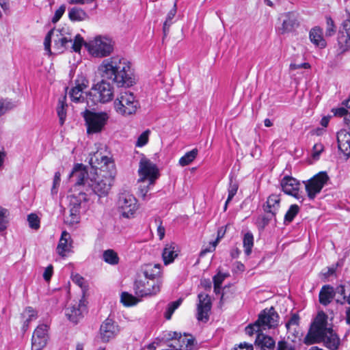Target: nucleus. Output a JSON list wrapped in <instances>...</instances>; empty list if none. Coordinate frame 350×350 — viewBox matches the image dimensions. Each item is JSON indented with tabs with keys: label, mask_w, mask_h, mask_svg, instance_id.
I'll return each instance as SVG.
<instances>
[{
	"label": "nucleus",
	"mask_w": 350,
	"mask_h": 350,
	"mask_svg": "<svg viewBox=\"0 0 350 350\" xmlns=\"http://www.w3.org/2000/svg\"><path fill=\"white\" fill-rule=\"evenodd\" d=\"M98 71L103 79L92 88L88 94L94 103H105L113 98V87L105 79L111 80L118 87H130L135 83L131 63L124 58L112 57L104 59L98 67Z\"/></svg>",
	"instance_id": "nucleus-1"
},
{
	"label": "nucleus",
	"mask_w": 350,
	"mask_h": 350,
	"mask_svg": "<svg viewBox=\"0 0 350 350\" xmlns=\"http://www.w3.org/2000/svg\"><path fill=\"white\" fill-rule=\"evenodd\" d=\"M87 172L81 169V164L75 165L69 175V179L75 182V185H83L86 188L88 196L95 194L99 198L106 196L113 183V177L111 175H98L95 178H86Z\"/></svg>",
	"instance_id": "nucleus-2"
},
{
	"label": "nucleus",
	"mask_w": 350,
	"mask_h": 350,
	"mask_svg": "<svg viewBox=\"0 0 350 350\" xmlns=\"http://www.w3.org/2000/svg\"><path fill=\"white\" fill-rule=\"evenodd\" d=\"M327 319V315L323 311L318 312L304 338V342L306 345H309L322 342L323 336L332 327V325L328 326Z\"/></svg>",
	"instance_id": "nucleus-3"
},
{
	"label": "nucleus",
	"mask_w": 350,
	"mask_h": 350,
	"mask_svg": "<svg viewBox=\"0 0 350 350\" xmlns=\"http://www.w3.org/2000/svg\"><path fill=\"white\" fill-rule=\"evenodd\" d=\"M278 322L279 315L274 308H266L260 312L257 321L254 324H250L245 327V332L247 335L252 336L254 332L276 327Z\"/></svg>",
	"instance_id": "nucleus-4"
},
{
	"label": "nucleus",
	"mask_w": 350,
	"mask_h": 350,
	"mask_svg": "<svg viewBox=\"0 0 350 350\" xmlns=\"http://www.w3.org/2000/svg\"><path fill=\"white\" fill-rule=\"evenodd\" d=\"M139 107L134 94L129 91H122L114 101L117 113L124 116L134 114Z\"/></svg>",
	"instance_id": "nucleus-5"
},
{
	"label": "nucleus",
	"mask_w": 350,
	"mask_h": 350,
	"mask_svg": "<svg viewBox=\"0 0 350 350\" xmlns=\"http://www.w3.org/2000/svg\"><path fill=\"white\" fill-rule=\"evenodd\" d=\"M88 52L94 57H103L109 55L113 49L112 40L105 36H97L85 44Z\"/></svg>",
	"instance_id": "nucleus-6"
},
{
	"label": "nucleus",
	"mask_w": 350,
	"mask_h": 350,
	"mask_svg": "<svg viewBox=\"0 0 350 350\" xmlns=\"http://www.w3.org/2000/svg\"><path fill=\"white\" fill-rule=\"evenodd\" d=\"M82 116L85 121L88 134L100 133L109 119V115L106 112H93L88 109L83 111Z\"/></svg>",
	"instance_id": "nucleus-7"
},
{
	"label": "nucleus",
	"mask_w": 350,
	"mask_h": 350,
	"mask_svg": "<svg viewBox=\"0 0 350 350\" xmlns=\"http://www.w3.org/2000/svg\"><path fill=\"white\" fill-rule=\"evenodd\" d=\"M117 204L121 215L127 219L133 217L138 208L137 199L129 192H123L119 195Z\"/></svg>",
	"instance_id": "nucleus-8"
},
{
	"label": "nucleus",
	"mask_w": 350,
	"mask_h": 350,
	"mask_svg": "<svg viewBox=\"0 0 350 350\" xmlns=\"http://www.w3.org/2000/svg\"><path fill=\"white\" fill-rule=\"evenodd\" d=\"M90 200L87 193L81 191L75 198L72 199L70 204L69 215L66 217V223L69 225L78 224L80 221V210L82 203Z\"/></svg>",
	"instance_id": "nucleus-9"
},
{
	"label": "nucleus",
	"mask_w": 350,
	"mask_h": 350,
	"mask_svg": "<svg viewBox=\"0 0 350 350\" xmlns=\"http://www.w3.org/2000/svg\"><path fill=\"white\" fill-rule=\"evenodd\" d=\"M329 178L326 172H320L306 183V190L308 198L313 200L327 184Z\"/></svg>",
	"instance_id": "nucleus-10"
},
{
	"label": "nucleus",
	"mask_w": 350,
	"mask_h": 350,
	"mask_svg": "<svg viewBox=\"0 0 350 350\" xmlns=\"http://www.w3.org/2000/svg\"><path fill=\"white\" fill-rule=\"evenodd\" d=\"M138 172L140 176L139 181L144 182L148 180L149 185H154L159 176L157 165L147 159L140 160Z\"/></svg>",
	"instance_id": "nucleus-11"
},
{
	"label": "nucleus",
	"mask_w": 350,
	"mask_h": 350,
	"mask_svg": "<svg viewBox=\"0 0 350 350\" xmlns=\"http://www.w3.org/2000/svg\"><path fill=\"white\" fill-rule=\"evenodd\" d=\"M161 285L154 280H137L135 282L134 290L137 296L144 297L154 295L160 291Z\"/></svg>",
	"instance_id": "nucleus-12"
},
{
	"label": "nucleus",
	"mask_w": 350,
	"mask_h": 350,
	"mask_svg": "<svg viewBox=\"0 0 350 350\" xmlns=\"http://www.w3.org/2000/svg\"><path fill=\"white\" fill-rule=\"evenodd\" d=\"M197 319L200 321H208V313L211 309V301L209 296L206 293H200L198 296Z\"/></svg>",
	"instance_id": "nucleus-13"
},
{
	"label": "nucleus",
	"mask_w": 350,
	"mask_h": 350,
	"mask_svg": "<svg viewBox=\"0 0 350 350\" xmlns=\"http://www.w3.org/2000/svg\"><path fill=\"white\" fill-rule=\"evenodd\" d=\"M118 326L111 319L107 318L100 325V338L105 342H109L118 334Z\"/></svg>",
	"instance_id": "nucleus-14"
},
{
	"label": "nucleus",
	"mask_w": 350,
	"mask_h": 350,
	"mask_svg": "<svg viewBox=\"0 0 350 350\" xmlns=\"http://www.w3.org/2000/svg\"><path fill=\"white\" fill-rule=\"evenodd\" d=\"M47 325L45 324L40 325L35 329L32 338V350H40L46 344L47 341Z\"/></svg>",
	"instance_id": "nucleus-15"
},
{
	"label": "nucleus",
	"mask_w": 350,
	"mask_h": 350,
	"mask_svg": "<svg viewBox=\"0 0 350 350\" xmlns=\"http://www.w3.org/2000/svg\"><path fill=\"white\" fill-rule=\"evenodd\" d=\"M174 336L172 337L170 348H174L176 350H192L193 347V338L187 335L181 336L177 333L174 334Z\"/></svg>",
	"instance_id": "nucleus-16"
},
{
	"label": "nucleus",
	"mask_w": 350,
	"mask_h": 350,
	"mask_svg": "<svg viewBox=\"0 0 350 350\" xmlns=\"http://www.w3.org/2000/svg\"><path fill=\"white\" fill-rule=\"evenodd\" d=\"M282 191L297 199H299V182L295 178L289 176H285L280 183Z\"/></svg>",
	"instance_id": "nucleus-17"
},
{
	"label": "nucleus",
	"mask_w": 350,
	"mask_h": 350,
	"mask_svg": "<svg viewBox=\"0 0 350 350\" xmlns=\"http://www.w3.org/2000/svg\"><path fill=\"white\" fill-rule=\"evenodd\" d=\"M88 87V81L83 77L76 81V85L69 92L70 99L74 103H83L85 100L83 90Z\"/></svg>",
	"instance_id": "nucleus-18"
},
{
	"label": "nucleus",
	"mask_w": 350,
	"mask_h": 350,
	"mask_svg": "<svg viewBox=\"0 0 350 350\" xmlns=\"http://www.w3.org/2000/svg\"><path fill=\"white\" fill-rule=\"evenodd\" d=\"M85 310V307L84 304L80 301L79 303H75L68 306L65 310V314L70 321L74 323H77L83 317Z\"/></svg>",
	"instance_id": "nucleus-19"
},
{
	"label": "nucleus",
	"mask_w": 350,
	"mask_h": 350,
	"mask_svg": "<svg viewBox=\"0 0 350 350\" xmlns=\"http://www.w3.org/2000/svg\"><path fill=\"white\" fill-rule=\"evenodd\" d=\"M338 147L345 156H350V133L341 130L337 133Z\"/></svg>",
	"instance_id": "nucleus-20"
},
{
	"label": "nucleus",
	"mask_w": 350,
	"mask_h": 350,
	"mask_svg": "<svg viewBox=\"0 0 350 350\" xmlns=\"http://www.w3.org/2000/svg\"><path fill=\"white\" fill-rule=\"evenodd\" d=\"M178 246L174 242L167 243L162 252V258L163 262L167 265L174 262V259L178 255Z\"/></svg>",
	"instance_id": "nucleus-21"
},
{
	"label": "nucleus",
	"mask_w": 350,
	"mask_h": 350,
	"mask_svg": "<svg viewBox=\"0 0 350 350\" xmlns=\"http://www.w3.org/2000/svg\"><path fill=\"white\" fill-rule=\"evenodd\" d=\"M254 334H256L255 345L261 350H273L275 349V342L273 338L262 334V332H254Z\"/></svg>",
	"instance_id": "nucleus-22"
},
{
	"label": "nucleus",
	"mask_w": 350,
	"mask_h": 350,
	"mask_svg": "<svg viewBox=\"0 0 350 350\" xmlns=\"http://www.w3.org/2000/svg\"><path fill=\"white\" fill-rule=\"evenodd\" d=\"M284 17L282 26L279 27V31L282 34L291 32L299 26V23L294 14L288 12Z\"/></svg>",
	"instance_id": "nucleus-23"
},
{
	"label": "nucleus",
	"mask_w": 350,
	"mask_h": 350,
	"mask_svg": "<svg viewBox=\"0 0 350 350\" xmlns=\"http://www.w3.org/2000/svg\"><path fill=\"white\" fill-rule=\"evenodd\" d=\"M323 342L325 347L329 350H338L340 346V339L338 335L333 330L332 327L327 332V334L323 336Z\"/></svg>",
	"instance_id": "nucleus-24"
},
{
	"label": "nucleus",
	"mask_w": 350,
	"mask_h": 350,
	"mask_svg": "<svg viewBox=\"0 0 350 350\" xmlns=\"http://www.w3.org/2000/svg\"><path fill=\"white\" fill-rule=\"evenodd\" d=\"M336 295L334 288L329 284L323 285L320 290L319 295V301L323 306L329 305L334 299Z\"/></svg>",
	"instance_id": "nucleus-25"
},
{
	"label": "nucleus",
	"mask_w": 350,
	"mask_h": 350,
	"mask_svg": "<svg viewBox=\"0 0 350 350\" xmlns=\"http://www.w3.org/2000/svg\"><path fill=\"white\" fill-rule=\"evenodd\" d=\"M280 207V197L277 194H271L264 204L262 208L264 212L273 213L277 215Z\"/></svg>",
	"instance_id": "nucleus-26"
},
{
	"label": "nucleus",
	"mask_w": 350,
	"mask_h": 350,
	"mask_svg": "<svg viewBox=\"0 0 350 350\" xmlns=\"http://www.w3.org/2000/svg\"><path fill=\"white\" fill-rule=\"evenodd\" d=\"M70 235L66 231H63L57 247V252L61 256H65L66 252L70 250L71 243H68Z\"/></svg>",
	"instance_id": "nucleus-27"
},
{
	"label": "nucleus",
	"mask_w": 350,
	"mask_h": 350,
	"mask_svg": "<svg viewBox=\"0 0 350 350\" xmlns=\"http://www.w3.org/2000/svg\"><path fill=\"white\" fill-rule=\"evenodd\" d=\"M310 41L316 46L320 48H324L326 46V42L323 38L322 29L319 27L312 28L309 34Z\"/></svg>",
	"instance_id": "nucleus-28"
},
{
	"label": "nucleus",
	"mask_w": 350,
	"mask_h": 350,
	"mask_svg": "<svg viewBox=\"0 0 350 350\" xmlns=\"http://www.w3.org/2000/svg\"><path fill=\"white\" fill-rule=\"evenodd\" d=\"M68 18L73 22L83 21L88 18V15L83 9L73 7L68 10Z\"/></svg>",
	"instance_id": "nucleus-29"
},
{
	"label": "nucleus",
	"mask_w": 350,
	"mask_h": 350,
	"mask_svg": "<svg viewBox=\"0 0 350 350\" xmlns=\"http://www.w3.org/2000/svg\"><path fill=\"white\" fill-rule=\"evenodd\" d=\"M161 265L159 264L147 265L144 269V275L146 280H154V279L160 275Z\"/></svg>",
	"instance_id": "nucleus-30"
},
{
	"label": "nucleus",
	"mask_w": 350,
	"mask_h": 350,
	"mask_svg": "<svg viewBox=\"0 0 350 350\" xmlns=\"http://www.w3.org/2000/svg\"><path fill=\"white\" fill-rule=\"evenodd\" d=\"M300 317L298 314L293 313L291 314L289 320L286 323V328L288 332L292 333L295 336L298 334L297 330L299 325Z\"/></svg>",
	"instance_id": "nucleus-31"
},
{
	"label": "nucleus",
	"mask_w": 350,
	"mask_h": 350,
	"mask_svg": "<svg viewBox=\"0 0 350 350\" xmlns=\"http://www.w3.org/2000/svg\"><path fill=\"white\" fill-rule=\"evenodd\" d=\"M265 215L258 217L256 224L259 229L263 230L272 220L276 223V215L273 213L265 212Z\"/></svg>",
	"instance_id": "nucleus-32"
},
{
	"label": "nucleus",
	"mask_w": 350,
	"mask_h": 350,
	"mask_svg": "<svg viewBox=\"0 0 350 350\" xmlns=\"http://www.w3.org/2000/svg\"><path fill=\"white\" fill-rule=\"evenodd\" d=\"M66 96L59 99L58 105L57 107V113L59 119L60 125H63L66 118V107L67 104L66 102Z\"/></svg>",
	"instance_id": "nucleus-33"
},
{
	"label": "nucleus",
	"mask_w": 350,
	"mask_h": 350,
	"mask_svg": "<svg viewBox=\"0 0 350 350\" xmlns=\"http://www.w3.org/2000/svg\"><path fill=\"white\" fill-rule=\"evenodd\" d=\"M103 260L110 265H116L119 263V256L113 250L108 249L103 253Z\"/></svg>",
	"instance_id": "nucleus-34"
},
{
	"label": "nucleus",
	"mask_w": 350,
	"mask_h": 350,
	"mask_svg": "<svg viewBox=\"0 0 350 350\" xmlns=\"http://www.w3.org/2000/svg\"><path fill=\"white\" fill-rule=\"evenodd\" d=\"M338 42L342 53L349 51L350 49V34L345 33L343 31H339Z\"/></svg>",
	"instance_id": "nucleus-35"
},
{
	"label": "nucleus",
	"mask_w": 350,
	"mask_h": 350,
	"mask_svg": "<svg viewBox=\"0 0 350 350\" xmlns=\"http://www.w3.org/2000/svg\"><path fill=\"white\" fill-rule=\"evenodd\" d=\"M198 150L197 148H194L191 151L186 152L180 159V165L184 167L190 164L197 157Z\"/></svg>",
	"instance_id": "nucleus-36"
},
{
	"label": "nucleus",
	"mask_w": 350,
	"mask_h": 350,
	"mask_svg": "<svg viewBox=\"0 0 350 350\" xmlns=\"http://www.w3.org/2000/svg\"><path fill=\"white\" fill-rule=\"evenodd\" d=\"M23 316L24 317H27V319L24 321L23 325V331L26 332L29 327V322L32 321L33 319H36L37 317V313L36 312L31 308V307H27L25 308V311L23 313Z\"/></svg>",
	"instance_id": "nucleus-37"
},
{
	"label": "nucleus",
	"mask_w": 350,
	"mask_h": 350,
	"mask_svg": "<svg viewBox=\"0 0 350 350\" xmlns=\"http://www.w3.org/2000/svg\"><path fill=\"white\" fill-rule=\"evenodd\" d=\"M176 14V3L174 4L173 8L167 13L166 20L165 21L163 26V31L164 36H167L169 32L170 27L172 24V20L174 18Z\"/></svg>",
	"instance_id": "nucleus-38"
},
{
	"label": "nucleus",
	"mask_w": 350,
	"mask_h": 350,
	"mask_svg": "<svg viewBox=\"0 0 350 350\" xmlns=\"http://www.w3.org/2000/svg\"><path fill=\"white\" fill-rule=\"evenodd\" d=\"M243 243L245 254L249 256L252 253V249L254 245V236L252 232H247L245 234Z\"/></svg>",
	"instance_id": "nucleus-39"
},
{
	"label": "nucleus",
	"mask_w": 350,
	"mask_h": 350,
	"mask_svg": "<svg viewBox=\"0 0 350 350\" xmlns=\"http://www.w3.org/2000/svg\"><path fill=\"white\" fill-rule=\"evenodd\" d=\"M299 211V207L297 204H292L290 206L288 210L286 213L284 218V223L288 224L291 223L298 214Z\"/></svg>",
	"instance_id": "nucleus-40"
},
{
	"label": "nucleus",
	"mask_w": 350,
	"mask_h": 350,
	"mask_svg": "<svg viewBox=\"0 0 350 350\" xmlns=\"http://www.w3.org/2000/svg\"><path fill=\"white\" fill-rule=\"evenodd\" d=\"M182 301V299H178L175 301L170 302L167 305L166 310L164 313V317L167 320L171 319L173 313L180 306Z\"/></svg>",
	"instance_id": "nucleus-41"
},
{
	"label": "nucleus",
	"mask_w": 350,
	"mask_h": 350,
	"mask_svg": "<svg viewBox=\"0 0 350 350\" xmlns=\"http://www.w3.org/2000/svg\"><path fill=\"white\" fill-rule=\"evenodd\" d=\"M138 301L137 298L127 292H123L121 295V302L125 306H135Z\"/></svg>",
	"instance_id": "nucleus-42"
},
{
	"label": "nucleus",
	"mask_w": 350,
	"mask_h": 350,
	"mask_svg": "<svg viewBox=\"0 0 350 350\" xmlns=\"http://www.w3.org/2000/svg\"><path fill=\"white\" fill-rule=\"evenodd\" d=\"M238 184L234 181L232 180V178L230 180L229 187H228V196L226 201L225 205H224V211L227 209L228 204L232 200V199L234 198V196L236 195L237 190H238Z\"/></svg>",
	"instance_id": "nucleus-43"
},
{
	"label": "nucleus",
	"mask_w": 350,
	"mask_h": 350,
	"mask_svg": "<svg viewBox=\"0 0 350 350\" xmlns=\"http://www.w3.org/2000/svg\"><path fill=\"white\" fill-rule=\"evenodd\" d=\"M336 116L343 117L345 124L350 128V113L345 107L337 108L334 111Z\"/></svg>",
	"instance_id": "nucleus-44"
},
{
	"label": "nucleus",
	"mask_w": 350,
	"mask_h": 350,
	"mask_svg": "<svg viewBox=\"0 0 350 350\" xmlns=\"http://www.w3.org/2000/svg\"><path fill=\"white\" fill-rule=\"evenodd\" d=\"M8 211L0 206V232L6 229L8 224Z\"/></svg>",
	"instance_id": "nucleus-45"
},
{
	"label": "nucleus",
	"mask_w": 350,
	"mask_h": 350,
	"mask_svg": "<svg viewBox=\"0 0 350 350\" xmlns=\"http://www.w3.org/2000/svg\"><path fill=\"white\" fill-rule=\"evenodd\" d=\"M27 221L29 228L33 230H38L40 228V219L36 213H31L27 216Z\"/></svg>",
	"instance_id": "nucleus-46"
},
{
	"label": "nucleus",
	"mask_w": 350,
	"mask_h": 350,
	"mask_svg": "<svg viewBox=\"0 0 350 350\" xmlns=\"http://www.w3.org/2000/svg\"><path fill=\"white\" fill-rule=\"evenodd\" d=\"M150 135V131L146 130L144 131L137 138L135 146L137 147H142L145 146L148 142Z\"/></svg>",
	"instance_id": "nucleus-47"
},
{
	"label": "nucleus",
	"mask_w": 350,
	"mask_h": 350,
	"mask_svg": "<svg viewBox=\"0 0 350 350\" xmlns=\"http://www.w3.org/2000/svg\"><path fill=\"white\" fill-rule=\"evenodd\" d=\"M85 43L86 42L83 40V38L79 34H77L75 37L72 48L74 51L79 52L82 46H85Z\"/></svg>",
	"instance_id": "nucleus-48"
},
{
	"label": "nucleus",
	"mask_w": 350,
	"mask_h": 350,
	"mask_svg": "<svg viewBox=\"0 0 350 350\" xmlns=\"http://www.w3.org/2000/svg\"><path fill=\"white\" fill-rule=\"evenodd\" d=\"M327 29L325 35L327 36H332L336 31V27L333 19L330 16H326Z\"/></svg>",
	"instance_id": "nucleus-49"
},
{
	"label": "nucleus",
	"mask_w": 350,
	"mask_h": 350,
	"mask_svg": "<svg viewBox=\"0 0 350 350\" xmlns=\"http://www.w3.org/2000/svg\"><path fill=\"white\" fill-rule=\"evenodd\" d=\"M15 106V104L8 100L0 101V116L4 114L7 111L14 108Z\"/></svg>",
	"instance_id": "nucleus-50"
},
{
	"label": "nucleus",
	"mask_w": 350,
	"mask_h": 350,
	"mask_svg": "<svg viewBox=\"0 0 350 350\" xmlns=\"http://www.w3.org/2000/svg\"><path fill=\"white\" fill-rule=\"evenodd\" d=\"M65 11L66 5L63 4L55 11V14L51 20L52 23H56L57 22H58L64 14Z\"/></svg>",
	"instance_id": "nucleus-51"
},
{
	"label": "nucleus",
	"mask_w": 350,
	"mask_h": 350,
	"mask_svg": "<svg viewBox=\"0 0 350 350\" xmlns=\"http://www.w3.org/2000/svg\"><path fill=\"white\" fill-rule=\"evenodd\" d=\"M324 146L321 143H317L314 145L312 156L314 159H318L320 154L323 151Z\"/></svg>",
	"instance_id": "nucleus-52"
},
{
	"label": "nucleus",
	"mask_w": 350,
	"mask_h": 350,
	"mask_svg": "<svg viewBox=\"0 0 350 350\" xmlns=\"http://www.w3.org/2000/svg\"><path fill=\"white\" fill-rule=\"evenodd\" d=\"M276 350H295V347L288 342L282 340L278 342Z\"/></svg>",
	"instance_id": "nucleus-53"
},
{
	"label": "nucleus",
	"mask_w": 350,
	"mask_h": 350,
	"mask_svg": "<svg viewBox=\"0 0 350 350\" xmlns=\"http://www.w3.org/2000/svg\"><path fill=\"white\" fill-rule=\"evenodd\" d=\"M61 174L59 172H57L55 173L54 178H53V184L51 189L52 193H57V188L59 187L61 180Z\"/></svg>",
	"instance_id": "nucleus-54"
},
{
	"label": "nucleus",
	"mask_w": 350,
	"mask_h": 350,
	"mask_svg": "<svg viewBox=\"0 0 350 350\" xmlns=\"http://www.w3.org/2000/svg\"><path fill=\"white\" fill-rule=\"evenodd\" d=\"M219 239V233L218 234V237H217V240H215V241L211 242L210 243V246H209L208 248H206V249L202 250L200 252V256H203L207 252H211L214 251L215 247H216V245H217V244L218 243Z\"/></svg>",
	"instance_id": "nucleus-55"
},
{
	"label": "nucleus",
	"mask_w": 350,
	"mask_h": 350,
	"mask_svg": "<svg viewBox=\"0 0 350 350\" xmlns=\"http://www.w3.org/2000/svg\"><path fill=\"white\" fill-rule=\"evenodd\" d=\"M227 277L226 274L218 273L213 277V284L215 286V288H217V285L221 286V284L224 279Z\"/></svg>",
	"instance_id": "nucleus-56"
},
{
	"label": "nucleus",
	"mask_w": 350,
	"mask_h": 350,
	"mask_svg": "<svg viewBox=\"0 0 350 350\" xmlns=\"http://www.w3.org/2000/svg\"><path fill=\"white\" fill-rule=\"evenodd\" d=\"M155 222L157 224H159V225L157 226V234L159 237V239L162 240L165 236V228H164V226H163L162 221H161L160 219H156Z\"/></svg>",
	"instance_id": "nucleus-57"
},
{
	"label": "nucleus",
	"mask_w": 350,
	"mask_h": 350,
	"mask_svg": "<svg viewBox=\"0 0 350 350\" xmlns=\"http://www.w3.org/2000/svg\"><path fill=\"white\" fill-rule=\"evenodd\" d=\"M345 33L350 34V14L348 13V18L344 21L342 23V29Z\"/></svg>",
	"instance_id": "nucleus-58"
},
{
	"label": "nucleus",
	"mask_w": 350,
	"mask_h": 350,
	"mask_svg": "<svg viewBox=\"0 0 350 350\" xmlns=\"http://www.w3.org/2000/svg\"><path fill=\"white\" fill-rule=\"evenodd\" d=\"M53 267L51 265H49L44 270L43 278L46 281H49L53 275Z\"/></svg>",
	"instance_id": "nucleus-59"
},
{
	"label": "nucleus",
	"mask_w": 350,
	"mask_h": 350,
	"mask_svg": "<svg viewBox=\"0 0 350 350\" xmlns=\"http://www.w3.org/2000/svg\"><path fill=\"white\" fill-rule=\"evenodd\" d=\"M52 34H53V30H51L48 32V33L46 34V36L44 38V48H45L46 51H50Z\"/></svg>",
	"instance_id": "nucleus-60"
},
{
	"label": "nucleus",
	"mask_w": 350,
	"mask_h": 350,
	"mask_svg": "<svg viewBox=\"0 0 350 350\" xmlns=\"http://www.w3.org/2000/svg\"><path fill=\"white\" fill-rule=\"evenodd\" d=\"M72 282L80 287H82L84 284V278L81 277L79 274H75L72 275Z\"/></svg>",
	"instance_id": "nucleus-61"
},
{
	"label": "nucleus",
	"mask_w": 350,
	"mask_h": 350,
	"mask_svg": "<svg viewBox=\"0 0 350 350\" xmlns=\"http://www.w3.org/2000/svg\"><path fill=\"white\" fill-rule=\"evenodd\" d=\"M152 185H144V186H140L139 187V195L141 196V197L144 199V200H146V196H147V193L148 192V191L150 190V187L152 186Z\"/></svg>",
	"instance_id": "nucleus-62"
},
{
	"label": "nucleus",
	"mask_w": 350,
	"mask_h": 350,
	"mask_svg": "<svg viewBox=\"0 0 350 350\" xmlns=\"http://www.w3.org/2000/svg\"><path fill=\"white\" fill-rule=\"evenodd\" d=\"M234 350H254V347L252 345L244 342L241 343Z\"/></svg>",
	"instance_id": "nucleus-63"
},
{
	"label": "nucleus",
	"mask_w": 350,
	"mask_h": 350,
	"mask_svg": "<svg viewBox=\"0 0 350 350\" xmlns=\"http://www.w3.org/2000/svg\"><path fill=\"white\" fill-rule=\"evenodd\" d=\"M334 291L336 292V294L338 293V294H340V295H342L343 297V299H346V295H345V286L342 285V284H340L338 285L335 289H334Z\"/></svg>",
	"instance_id": "nucleus-64"
}]
</instances>
